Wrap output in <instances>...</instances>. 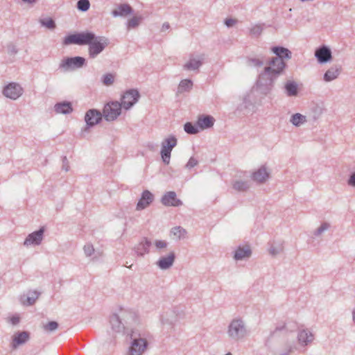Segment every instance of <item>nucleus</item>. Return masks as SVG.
<instances>
[{
    "label": "nucleus",
    "instance_id": "nucleus-1",
    "mask_svg": "<svg viewBox=\"0 0 355 355\" xmlns=\"http://www.w3.org/2000/svg\"><path fill=\"white\" fill-rule=\"evenodd\" d=\"M64 45L78 44L89 45V55L91 58H96L108 45V40L105 37L96 36L92 32H83L69 35L63 40Z\"/></svg>",
    "mask_w": 355,
    "mask_h": 355
},
{
    "label": "nucleus",
    "instance_id": "nucleus-2",
    "mask_svg": "<svg viewBox=\"0 0 355 355\" xmlns=\"http://www.w3.org/2000/svg\"><path fill=\"white\" fill-rule=\"evenodd\" d=\"M130 345L127 355H144L149 348L152 340L150 332L143 327H136L128 331Z\"/></svg>",
    "mask_w": 355,
    "mask_h": 355
},
{
    "label": "nucleus",
    "instance_id": "nucleus-3",
    "mask_svg": "<svg viewBox=\"0 0 355 355\" xmlns=\"http://www.w3.org/2000/svg\"><path fill=\"white\" fill-rule=\"evenodd\" d=\"M226 334L230 340L239 342L249 336L250 330L245 320L241 317H236L229 322Z\"/></svg>",
    "mask_w": 355,
    "mask_h": 355
},
{
    "label": "nucleus",
    "instance_id": "nucleus-4",
    "mask_svg": "<svg viewBox=\"0 0 355 355\" xmlns=\"http://www.w3.org/2000/svg\"><path fill=\"white\" fill-rule=\"evenodd\" d=\"M119 316L123 320V324L125 325L126 329V334L128 331L136 327H141L140 324V317L137 312L131 309H120L119 311Z\"/></svg>",
    "mask_w": 355,
    "mask_h": 355
},
{
    "label": "nucleus",
    "instance_id": "nucleus-5",
    "mask_svg": "<svg viewBox=\"0 0 355 355\" xmlns=\"http://www.w3.org/2000/svg\"><path fill=\"white\" fill-rule=\"evenodd\" d=\"M277 79L264 70L259 73L256 82V90L261 94L268 95L272 90Z\"/></svg>",
    "mask_w": 355,
    "mask_h": 355
},
{
    "label": "nucleus",
    "instance_id": "nucleus-6",
    "mask_svg": "<svg viewBox=\"0 0 355 355\" xmlns=\"http://www.w3.org/2000/svg\"><path fill=\"white\" fill-rule=\"evenodd\" d=\"M178 143L175 136H170L164 139L161 144L160 155L164 164H168L171 159V153Z\"/></svg>",
    "mask_w": 355,
    "mask_h": 355
},
{
    "label": "nucleus",
    "instance_id": "nucleus-7",
    "mask_svg": "<svg viewBox=\"0 0 355 355\" xmlns=\"http://www.w3.org/2000/svg\"><path fill=\"white\" fill-rule=\"evenodd\" d=\"M205 55L204 53H191L188 60L183 64L185 71H198L204 64Z\"/></svg>",
    "mask_w": 355,
    "mask_h": 355
},
{
    "label": "nucleus",
    "instance_id": "nucleus-8",
    "mask_svg": "<svg viewBox=\"0 0 355 355\" xmlns=\"http://www.w3.org/2000/svg\"><path fill=\"white\" fill-rule=\"evenodd\" d=\"M286 63L284 60L279 58H272L268 62V65L264 67V71L277 79L282 74L286 68Z\"/></svg>",
    "mask_w": 355,
    "mask_h": 355
},
{
    "label": "nucleus",
    "instance_id": "nucleus-9",
    "mask_svg": "<svg viewBox=\"0 0 355 355\" xmlns=\"http://www.w3.org/2000/svg\"><path fill=\"white\" fill-rule=\"evenodd\" d=\"M122 105L118 101L107 103L103 108V114L107 121L115 120L121 112Z\"/></svg>",
    "mask_w": 355,
    "mask_h": 355
},
{
    "label": "nucleus",
    "instance_id": "nucleus-10",
    "mask_svg": "<svg viewBox=\"0 0 355 355\" xmlns=\"http://www.w3.org/2000/svg\"><path fill=\"white\" fill-rule=\"evenodd\" d=\"M85 61L84 58L80 56L66 58L61 60L59 68L64 71L74 70L83 67Z\"/></svg>",
    "mask_w": 355,
    "mask_h": 355
},
{
    "label": "nucleus",
    "instance_id": "nucleus-11",
    "mask_svg": "<svg viewBox=\"0 0 355 355\" xmlns=\"http://www.w3.org/2000/svg\"><path fill=\"white\" fill-rule=\"evenodd\" d=\"M139 93L136 89H130L126 91L121 97L120 103L125 110L131 108L139 98Z\"/></svg>",
    "mask_w": 355,
    "mask_h": 355
},
{
    "label": "nucleus",
    "instance_id": "nucleus-12",
    "mask_svg": "<svg viewBox=\"0 0 355 355\" xmlns=\"http://www.w3.org/2000/svg\"><path fill=\"white\" fill-rule=\"evenodd\" d=\"M23 94V88L19 84L16 83H10L7 85L3 89V94L12 100H16Z\"/></svg>",
    "mask_w": 355,
    "mask_h": 355
},
{
    "label": "nucleus",
    "instance_id": "nucleus-13",
    "mask_svg": "<svg viewBox=\"0 0 355 355\" xmlns=\"http://www.w3.org/2000/svg\"><path fill=\"white\" fill-rule=\"evenodd\" d=\"M44 227H42L37 231L29 234L24 242V245L28 247L30 245H39L42 243L44 239Z\"/></svg>",
    "mask_w": 355,
    "mask_h": 355
},
{
    "label": "nucleus",
    "instance_id": "nucleus-14",
    "mask_svg": "<svg viewBox=\"0 0 355 355\" xmlns=\"http://www.w3.org/2000/svg\"><path fill=\"white\" fill-rule=\"evenodd\" d=\"M270 176L269 169L265 165H263L252 173L251 178L258 184H263L270 178Z\"/></svg>",
    "mask_w": 355,
    "mask_h": 355
},
{
    "label": "nucleus",
    "instance_id": "nucleus-15",
    "mask_svg": "<svg viewBox=\"0 0 355 355\" xmlns=\"http://www.w3.org/2000/svg\"><path fill=\"white\" fill-rule=\"evenodd\" d=\"M315 56L319 63H326L329 62L331 58V51L327 46H322L315 51Z\"/></svg>",
    "mask_w": 355,
    "mask_h": 355
},
{
    "label": "nucleus",
    "instance_id": "nucleus-16",
    "mask_svg": "<svg viewBox=\"0 0 355 355\" xmlns=\"http://www.w3.org/2000/svg\"><path fill=\"white\" fill-rule=\"evenodd\" d=\"M162 203L168 207H179L182 205V202L177 198L175 192L168 191L166 192L161 199Z\"/></svg>",
    "mask_w": 355,
    "mask_h": 355
},
{
    "label": "nucleus",
    "instance_id": "nucleus-17",
    "mask_svg": "<svg viewBox=\"0 0 355 355\" xmlns=\"http://www.w3.org/2000/svg\"><path fill=\"white\" fill-rule=\"evenodd\" d=\"M314 340L313 334L307 329H300L297 334L299 345L306 347L311 344Z\"/></svg>",
    "mask_w": 355,
    "mask_h": 355
},
{
    "label": "nucleus",
    "instance_id": "nucleus-18",
    "mask_svg": "<svg viewBox=\"0 0 355 355\" xmlns=\"http://www.w3.org/2000/svg\"><path fill=\"white\" fill-rule=\"evenodd\" d=\"M152 245V241L148 238H143L139 243L134 247V251L137 256L144 257L149 253L150 247Z\"/></svg>",
    "mask_w": 355,
    "mask_h": 355
},
{
    "label": "nucleus",
    "instance_id": "nucleus-19",
    "mask_svg": "<svg viewBox=\"0 0 355 355\" xmlns=\"http://www.w3.org/2000/svg\"><path fill=\"white\" fill-rule=\"evenodd\" d=\"M175 259V254L173 251H171L166 256L161 257L157 261V266L162 270H167L170 268Z\"/></svg>",
    "mask_w": 355,
    "mask_h": 355
},
{
    "label": "nucleus",
    "instance_id": "nucleus-20",
    "mask_svg": "<svg viewBox=\"0 0 355 355\" xmlns=\"http://www.w3.org/2000/svg\"><path fill=\"white\" fill-rule=\"evenodd\" d=\"M110 322L112 327V329L116 333H124L126 334V329L125 325L123 324V320L121 319L119 316V312L117 313L113 314L110 317Z\"/></svg>",
    "mask_w": 355,
    "mask_h": 355
},
{
    "label": "nucleus",
    "instance_id": "nucleus-21",
    "mask_svg": "<svg viewBox=\"0 0 355 355\" xmlns=\"http://www.w3.org/2000/svg\"><path fill=\"white\" fill-rule=\"evenodd\" d=\"M252 255V250L250 245H245L239 246L234 254V259L236 261H241L249 259Z\"/></svg>",
    "mask_w": 355,
    "mask_h": 355
},
{
    "label": "nucleus",
    "instance_id": "nucleus-22",
    "mask_svg": "<svg viewBox=\"0 0 355 355\" xmlns=\"http://www.w3.org/2000/svg\"><path fill=\"white\" fill-rule=\"evenodd\" d=\"M102 119V114L96 110H89L87 112L85 120L87 125L94 126L98 123Z\"/></svg>",
    "mask_w": 355,
    "mask_h": 355
},
{
    "label": "nucleus",
    "instance_id": "nucleus-23",
    "mask_svg": "<svg viewBox=\"0 0 355 355\" xmlns=\"http://www.w3.org/2000/svg\"><path fill=\"white\" fill-rule=\"evenodd\" d=\"M232 185L235 191L245 192L250 189V182L248 179H243L241 176H239L233 180Z\"/></svg>",
    "mask_w": 355,
    "mask_h": 355
},
{
    "label": "nucleus",
    "instance_id": "nucleus-24",
    "mask_svg": "<svg viewBox=\"0 0 355 355\" xmlns=\"http://www.w3.org/2000/svg\"><path fill=\"white\" fill-rule=\"evenodd\" d=\"M154 196L148 191H143L141 198L137 204V210H143L153 201Z\"/></svg>",
    "mask_w": 355,
    "mask_h": 355
},
{
    "label": "nucleus",
    "instance_id": "nucleus-25",
    "mask_svg": "<svg viewBox=\"0 0 355 355\" xmlns=\"http://www.w3.org/2000/svg\"><path fill=\"white\" fill-rule=\"evenodd\" d=\"M29 339V333L21 331L15 333L12 336V347L16 349L19 345L26 343Z\"/></svg>",
    "mask_w": 355,
    "mask_h": 355
},
{
    "label": "nucleus",
    "instance_id": "nucleus-26",
    "mask_svg": "<svg viewBox=\"0 0 355 355\" xmlns=\"http://www.w3.org/2000/svg\"><path fill=\"white\" fill-rule=\"evenodd\" d=\"M284 241L281 240L271 241L268 243V252L270 255L275 257L284 251Z\"/></svg>",
    "mask_w": 355,
    "mask_h": 355
},
{
    "label": "nucleus",
    "instance_id": "nucleus-27",
    "mask_svg": "<svg viewBox=\"0 0 355 355\" xmlns=\"http://www.w3.org/2000/svg\"><path fill=\"white\" fill-rule=\"evenodd\" d=\"M54 110L57 114H68L73 112V107L70 102L63 101L57 103L54 105Z\"/></svg>",
    "mask_w": 355,
    "mask_h": 355
},
{
    "label": "nucleus",
    "instance_id": "nucleus-28",
    "mask_svg": "<svg viewBox=\"0 0 355 355\" xmlns=\"http://www.w3.org/2000/svg\"><path fill=\"white\" fill-rule=\"evenodd\" d=\"M170 236L173 239L180 241L187 237V231L181 226H175L171 228Z\"/></svg>",
    "mask_w": 355,
    "mask_h": 355
},
{
    "label": "nucleus",
    "instance_id": "nucleus-29",
    "mask_svg": "<svg viewBox=\"0 0 355 355\" xmlns=\"http://www.w3.org/2000/svg\"><path fill=\"white\" fill-rule=\"evenodd\" d=\"M215 119L210 115H201L198 119V125L201 129H207L214 125Z\"/></svg>",
    "mask_w": 355,
    "mask_h": 355
},
{
    "label": "nucleus",
    "instance_id": "nucleus-30",
    "mask_svg": "<svg viewBox=\"0 0 355 355\" xmlns=\"http://www.w3.org/2000/svg\"><path fill=\"white\" fill-rule=\"evenodd\" d=\"M39 295L40 293L36 291H28L26 295L21 296V303L24 305L31 306L36 302L39 297Z\"/></svg>",
    "mask_w": 355,
    "mask_h": 355
},
{
    "label": "nucleus",
    "instance_id": "nucleus-31",
    "mask_svg": "<svg viewBox=\"0 0 355 355\" xmlns=\"http://www.w3.org/2000/svg\"><path fill=\"white\" fill-rule=\"evenodd\" d=\"M132 12V8L128 4H121L116 9L112 10V15L113 17H125Z\"/></svg>",
    "mask_w": 355,
    "mask_h": 355
},
{
    "label": "nucleus",
    "instance_id": "nucleus-32",
    "mask_svg": "<svg viewBox=\"0 0 355 355\" xmlns=\"http://www.w3.org/2000/svg\"><path fill=\"white\" fill-rule=\"evenodd\" d=\"M152 245L153 252L162 254L166 251L169 243L165 240L155 239L152 242Z\"/></svg>",
    "mask_w": 355,
    "mask_h": 355
},
{
    "label": "nucleus",
    "instance_id": "nucleus-33",
    "mask_svg": "<svg viewBox=\"0 0 355 355\" xmlns=\"http://www.w3.org/2000/svg\"><path fill=\"white\" fill-rule=\"evenodd\" d=\"M341 69L338 67H330L324 74V80L325 82H331L335 79H336L340 73Z\"/></svg>",
    "mask_w": 355,
    "mask_h": 355
},
{
    "label": "nucleus",
    "instance_id": "nucleus-34",
    "mask_svg": "<svg viewBox=\"0 0 355 355\" xmlns=\"http://www.w3.org/2000/svg\"><path fill=\"white\" fill-rule=\"evenodd\" d=\"M272 51L277 55L275 58H279L282 60L284 58L288 60L291 58V52L286 48L275 46L272 48Z\"/></svg>",
    "mask_w": 355,
    "mask_h": 355
},
{
    "label": "nucleus",
    "instance_id": "nucleus-35",
    "mask_svg": "<svg viewBox=\"0 0 355 355\" xmlns=\"http://www.w3.org/2000/svg\"><path fill=\"white\" fill-rule=\"evenodd\" d=\"M284 89L288 96H296L298 94L297 84L293 80H288L285 84Z\"/></svg>",
    "mask_w": 355,
    "mask_h": 355
},
{
    "label": "nucleus",
    "instance_id": "nucleus-36",
    "mask_svg": "<svg viewBox=\"0 0 355 355\" xmlns=\"http://www.w3.org/2000/svg\"><path fill=\"white\" fill-rule=\"evenodd\" d=\"M306 121V116L300 113H295L290 118V122L296 127L303 125Z\"/></svg>",
    "mask_w": 355,
    "mask_h": 355
},
{
    "label": "nucleus",
    "instance_id": "nucleus-37",
    "mask_svg": "<svg viewBox=\"0 0 355 355\" xmlns=\"http://www.w3.org/2000/svg\"><path fill=\"white\" fill-rule=\"evenodd\" d=\"M193 87V82L189 79L182 80L178 87V93L182 94L189 92Z\"/></svg>",
    "mask_w": 355,
    "mask_h": 355
},
{
    "label": "nucleus",
    "instance_id": "nucleus-38",
    "mask_svg": "<svg viewBox=\"0 0 355 355\" xmlns=\"http://www.w3.org/2000/svg\"><path fill=\"white\" fill-rule=\"evenodd\" d=\"M331 227L330 223L323 222L321 225L313 232L315 236H320L324 232L327 231Z\"/></svg>",
    "mask_w": 355,
    "mask_h": 355
},
{
    "label": "nucleus",
    "instance_id": "nucleus-39",
    "mask_svg": "<svg viewBox=\"0 0 355 355\" xmlns=\"http://www.w3.org/2000/svg\"><path fill=\"white\" fill-rule=\"evenodd\" d=\"M263 64V60L258 58H250L247 60V64L252 67H262Z\"/></svg>",
    "mask_w": 355,
    "mask_h": 355
},
{
    "label": "nucleus",
    "instance_id": "nucleus-40",
    "mask_svg": "<svg viewBox=\"0 0 355 355\" xmlns=\"http://www.w3.org/2000/svg\"><path fill=\"white\" fill-rule=\"evenodd\" d=\"M102 83L105 86H110L114 83L115 76L108 73L102 76Z\"/></svg>",
    "mask_w": 355,
    "mask_h": 355
},
{
    "label": "nucleus",
    "instance_id": "nucleus-41",
    "mask_svg": "<svg viewBox=\"0 0 355 355\" xmlns=\"http://www.w3.org/2000/svg\"><path fill=\"white\" fill-rule=\"evenodd\" d=\"M142 20V17L135 16L128 21V28H135L138 26Z\"/></svg>",
    "mask_w": 355,
    "mask_h": 355
},
{
    "label": "nucleus",
    "instance_id": "nucleus-42",
    "mask_svg": "<svg viewBox=\"0 0 355 355\" xmlns=\"http://www.w3.org/2000/svg\"><path fill=\"white\" fill-rule=\"evenodd\" d=\"M263 29V24H256L250 28V34L252 37H258L261 34Z\"/></svg>",
    "mask_w": 355,
    "mask_h": 355
},
{
    "label": "nucleus",
    "instance_id": "nucleus-43",
    "mask_svg": "<svg viewBox=\"0 0 355 355\" xmlns=\"http://www.w3.org/2000/svg\"><path fill=\"white\" fill-rule=\"evenodd\" d=\"M184 130L187 133L190 135H195L198 132V128L190 122H187L184 124Z\"/></svg>",
    "mask_w": 355,
    "mask_h": 355
},
{
    "label": "nucleus",
    "instance_id": "nucleus-44",
    "mask_svg": "<svg viewBox=\"0 0 355 355\" xmlns=\"http://www.w3.org/2000/svg\"><path fill=\"white\" fill-rule=\"evenodd\" d=\"M90 7V3L89 0H79L77 2V8L83 12L87 11Z\"/></svg>",
    "mask_w": 355,
    "mask_h": 355
},
{
    "label": "nucleus",
    "instance_id": "nucleus-45",
    "mask_svg": "<svg viewBox=\"0 0 355 355\" xmlns=\"http://www.w3.org/2000/svg\"><path fill=\"white\" fill-rule=\"evenodd\" d=\"M40 23L43 26L49 29H54L55 28V21L51 18L41 19Z\"/></svg>",
    "mask_w": 355,
    "mask_h": 355
},
{
    "label": "nucleus",
    "instance_id": "nucleus-46",
    "mask_svg": "<svg viewBox=\"0 0 355 355\" xmlns=\"http://www.w3.org/2000/svg\"><path fill=\"white\" fill-rule=\"evenodd\" d=\"M43 327L46 331H53L58 329V323L55 321H51L44 324Z\"/></svg>",
    "mask_w": 355,
    "mask_h": 355
},
{
    "label": "nucleus",
    "instance_id": "nucleus-47",
    "mask_svg": "<svg viewBox=\"0 0 355 355\" xmlns=\"http://www.w3.org/2000/svg\"><path fill=\"white\" fill-rule=\"evenodd\" d=\"M83 250L87 257H91L94 253V248L91 243H87L85 245Z\"/></svg>",
    "mask_w": 355,
    "mask_h": 355
},
{
    "label": "nucleus",
    "instance_id": "nucleus-48",
    "mask_svg": "<svg viewBox=\"0 0 355 355\" xmlns=\"http://www.w3.org/2000/svg\"><path fill=\"white\" fill-rule=\"evenodd\" d=\"M198 164V161L193 157H191L186 164V168L191 169Z\"/></svg>",
    "mask_w": 355,
    "mask_h": 355
},
{
    "label": "nucleus",
    "instance_id": "nucleus-49",
    "mask_svg": "<svg viewBox=\"0 0 355 355\" xmlns=\"http://www.w3.org/2000/svg\"><path fill=\"white\" fill-rule=\"evenodd\" d=\"M8 52L10 55H15L17 53V49L14 44H9L8 46Z\"/></svg>",
    "mask_w": 355,
    "mask_h": 355
},
{
    "label": "nucleus",
    "instance_id": "nucleus-50",
    "mask_svg": "<svg viewBox=\"0 0 355 355\" xmlns=\"http://www.w3.org/2000/svg\"><path fill=\"white\" fill-rule=\"evenodd\" d=\"M19 320L20 318L17 315H14L9 318L10 322L13 325L17 324L19 322Z\"/></svg>",
    "mask_w": 355,
    "mask_h": 355
},
{
    "label": "nucleus",
    "instance_id": "nucleus-51",
    "mask_svg": "<svg viewBox=\"0 0 355 355\" xmlns=\"http://www.w3.org/2000/svg\"><path fill=\"white\" fill-rule=\"evenodd\" d=\"M62 170L67 172L69 170V161L66 157L62 158Z\"/></svg>",
    "mask_w": 355,
    "mask_h": 355
},
{
    "label": "nucleus",
    "instance_id": "nucleus-52",
    "mask_svg": "<svg viewBox=\"0 0 355 355\" xmlns=\"http://www.w3.org/2000/svg\"><path fill=\"white\" fill-rule=\"evenodd\" d=\"M347 184L351 187H355V172L352 173L349 176Z\"/></svg>",
    "mask_w": 355,
    "mask_h": 355
},
{
    "label": "nucleus",
    "instance_id": "nucleus-53",
    "mask_svg": "<svg viewBox=\"0 0 355 355\" xmlns=\"http://www.w3.org/2000/svg\"><path fill=\"white\" fill-rule=\"evenodd\" d=\"M293 347L290 345L286 347L284 349L282 350L281 355H289L293 351Z\"/></svg>",
    "mask_w": 355,
    "mask_h": 355
},
{
    "label": "nucleus",
    "instance_id": "nucleus-54",
    "mask_svg": "<svg viewBox=\"0 0 355 355\" xmlns=\"http://www.w3.org/2000/svg\"><path fill=\"white\" fill-rule=\"evenodd\" d=\"M236 21L235 19H225V24L227 26V27H232V26H234L235 24H236Z\"/></svg>",
    "mask_w": 355,
    "mask_h": 355
},
{
    "label": "nucleus",
    "instance_id": "nucleus-55",
    "mask_svg": "<svg viewBox=\"0 0 355 355\" xmlns=\"http://www.w3.org/2000/svg\"><path fill=\"white\" fill-rule=\"evenodd\" d=\"M169 28H170V25H169V24H168V23H164V24L162 25V31H165L168 30Z\"/></svg>",
    "mask_w": 355,
    "mask_h": 355
},
{
    "label": "nucleus",
    "instance_id": "nucleus-56",
    "mask_svg": "<svg viewBox=\"0 0 355 355\" xmlns=\"http://www.w3.org/2000/svg\"><path fill=\"white\" fill-rule=\"evenodd\" d=\"M21 1L24 3L30 4V5H33L37 1V0H21Z\"/></svg>",
    "mask_w": 355,
    "mask_h": 355
},
{
    "label": "nucleus",
    "instance_id": "nucleus-57",
    "mask_svg": "<svg viewBox=\"0 0 355 355\" xmlns=\"http://www.w3.org/2000/svg\"><path fill=\"white\" fill-rule=\"evenodd\" d=\"M353 320L355 322V311H353Z\"/></svg>",
    "mask_w": 355,
    "mask_h": 355
},
{
    "label": "nucleus",
    "instance_id": "nucleus-58",
    "mask_svg": "<svg viewBox=\"0 0 355 355\" xmlns=\"http://www.w3.org/2000/svg\"><path fill=\"white\" fill-rule=\"evenodd\" d=\"M225 355H232L231 352L227 353Z\"/></svg>",
    "mask_w": 355,
    "mask_h": 355
}]
</instances>
